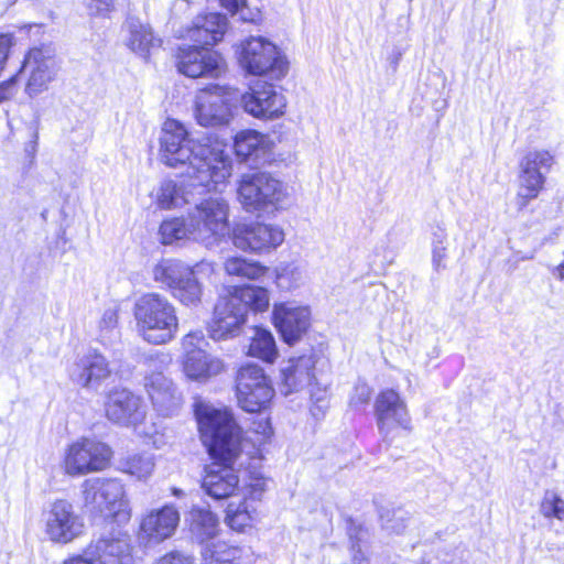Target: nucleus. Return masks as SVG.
<instances>
[{
	"mask_svg": "<svg viewBox=\"0 0 564 564\" xmlns=\"http://www.w3.org/2000/svg\"><path fill=\"white\" fill-rule=\"evenodd\" d=\"M195 419L210 460L205 467L202 488L215 500L236 496L240 490V479L235 465L243 453L249 459H264L265 445L271 443L274 434L270 416L252 420L250 436L246 435L235 413L227 406L197 404Z\"/></svg>",
	"mask_w": 564,
	"mask_h": 564,
	"instance_id": "nucleus-1",
	"label": "nucleus"
},
{
	"mask_svg": "<svg viewBox=\"0 0 564 564\" xmlns=\"http://www.w3.org/2000/svg\"><path fill=\"white\" fill-rule=\"evenodd\" d=\"M226 143L214 133L191 139L186 128L175 119H166L160 138L161 160L171 167L187 165L185 175L192 185L215 189L231 175L232 163L225 154Z\"/></svg>",
	"mask_w": 564,
	"mask_h": 564,
	"instance_id": "nucleus-2",
	"label": "nucleus"
},
{
	"mask_svg": "<svg viewBox=\"0 0 564 564\" xmlns=\"http://www.w3.org/2000/svg\"><path fill=\"white\" fill-rule=\"evenodd\" d=\"M269 306L268 289L254 284L229 286L214 306L213 317L207 325L208 335L215 340L235 337L247 323L249 311L263 313Z\"/></svg>",
	"mask_w": 564,
	"mask_h": 564,
	"instance_id": "nucleus-3",
	"label": "nucleus"
},
{
	"mask_svg": "<svg viewBox=\"0 0 564 564\" xmlns=\"http://www.w3.org/2000/svg\"><path fill=\"white\" fill-rule=\"evenodd\" d=\"M138 335L148 344L162 346L173 341L180 329L175 306L156 292L142 294L134 303Z\"/></svg>",
	"mask_w": 564,
	"mask_h": 564,
	"instance_id": "nucleus-4",
	"label": "nucleus"
},
{
	"mask_svg": "<svg viewBox=\"0 0 564 564\" xmlns=\"http://www.w3.org/2000/svg\"><path fill=\"white\" fill-rule=\"evenodd\" d=\"M84 506L111 528L122 527L131 519L123 486L110 478L86 479L83 482Z\"/></svg>",
	"mask_w": 564,
	"mask_h": 564,
	"instance_id": "nucleus-5",
	"label": "nucleus"
},
{
	"mask_svg": "<svg viewBox=\"0 0 564 564\" xmlns=\"http://www.w3.org/2000/svg\"><path fill=\"white\" fill-rule=\"evenodd\" d=\"M234 392L238 408L250 414H269L275 398L271 379L262 367L252 362L236 370Z\"/></svg>",
	"mask_w": 564,
	"mask_h": 564,
	"instance_id": "nucleus-6",
	"label": "nucleus"
},
{
	"mask_svg": "<svg viewBox=\"0 0 564 564\" xmlns=\"http://www.w3.org/2000/svg\"><path fill=\"white\" fill-rule=\"evenodd\" d=\"M236 58L240 67L249 75L283 78L289 70L286 58L275 44L262 36H249L236 48Z\"/></svg>",
	"mask_w": 564,
	"mask_h": 564,
	"instance_id": "nucleus-7",
	"label": "nucleus"
},
{
	"mask_svg": "<svg viewBox=\"0 0 564 564\" xmlns=\"http://www.w3.org/2000/svg\"><path fill=\"white\" fill-rule=\"evenodd\" d=\"M113 451L107 443L83 436L67 445L61 466L70 477H80L108 469Z\"/></svg>",
	"mask_w": 564,
	"mask_h": 564,
	"instance_id": "nucleus-8",
	"label": "nucleus"
},
{
	"mask_svg": "<svg viewBox=\"0 0 564 564\" xmlns=\"http://www.w3.org/2000/svg\"><path fill=\"white\" fill-rule=\"evenodd\" d=\"M183 355L181 368L192 381L205 382L225 370L221 359L212 356L203 347L207 345L202 330H191L181 340Z\"/></svg>",
	"mask_w": 564,
	"mask_h": 564,
	"instance_id": "nucleus-9",
	"label": "nucleus"
},
{
	"mask_svg": "<svg viewBox=\"0 0 564 564\" xmlns=\"http://www.w3.org/2000/svg\"><path fill=\"white\" fill-rule=\"evenodd\" d=\"M283 196L282 183L267 172L246 173L238 183L237 198L247 212L274 206Z\"/></svg>",
	"mask_w": 564,
	"mask_h": 564,
	"instance_id": "nucleus-10",
	"label": "nucleus"
},
{
	"mask_svg": "<svg viewBox=\"0 0 564 564\" xmlns=\"http://www.w3.org/2000/svg\"><path fill=\"white\" fill-rule=\"evenodd\" d=\"M55 50L50 43L30 46L23 54L22 61L15 70L18 78L28 70L24 85L25 94L33 98L47 90L48 84L54 79L52 69Z\"/></svg>",
	"mask_w": 564,
	"mask_h": 564,
	"instance_id": "nucleus-11",
	"label": "nucleus"
},
{
	"mask_svg": "<svg viewBox=\"0 0 564 564\" xmlns=\"http://www.w3.org/2000/svg\"><path fill=\"white\" fill-rule=\"evenodd\" d=\"M553 161V155L547 150L529 151L520 160L517 192L519 209L525 208L544 189L545 176L543 171L547 172Z\"/></svg>",
	"mask_w": 564,
	"mask_h": 564,
	"instance_id": "nucleus-12",
	"label": "nucleus"
},
{
	"mask_svg": "<svg viewBox=\"0 0 564 564\" xmlns=\"http://www.w3.org/2000/svg\"><path fill=\"white\" fill-rule=\"evenodd\" d=\"M173 58L177 72L189 78L217 77L224 67L221 54L204 45H178Z\"/></svg>",
	"mask_w": 564,
	"mask_h": 564,
	"instance_id": "nucleus-13",
	"label": "nucleus"
},
{
	"mask_svg": "<svg viewBox=\"0 0 564 564\" xmlns=\"http://www.w3.org/2000/svg\"><path fill=\"white\" fill-rule=\"evenodd\" d=\"M373 416L378 431L383 437L400 429L411 431V415L401 393L393 388L381 389L373 400Z\"/></svg>",
	"mask_w": 564,
	"mask_h": 564,
	"instance_id": "nucleus-14",
	"label": "nucleus"
},
{
	"mask_svg": "<svg viewBox=\"0 0 564 564\" xmlns=\"http://www.w3.org/2000/svg\"><path fill=\"white\" fill-rule=\"evenodd\" d=\"M192 231L218 240L230 232L229 206L220 198H206L188 215Z\"/></svg>",
	"mask_w": 564,
	"mask_h": 564,
	"instance_id": "nucleus-15",
	"label": "nucleus"
},
{
	"mask_svg": "<svg viewBox=\"0 0 564 564\" xmlns=\"http://www.w3.org/2000/svg\"><path fill=\"white\" fill-rule=\"evenodd\" d=\"M232 243L240 250L250 253L269 252L284 240L281 228L263 223H239L231 229Z\"/></svg>",
	"mask_w": 564,
	"mask_h": 564,
	"instance_id": "nucleus-16",
	"label": "nucleus"
},
{
	"mask_svg": "<svg viewBox=\"0 0 564 564\" xmlns=\"http://www.w3.org/2000/svg\"><path fill=\"white\" fill-rule=\"evenodd\" d=\"M225 86L210 84L198 90L194 113L203 127L226 124L231 116L230 99Z\"/></svg>",
	"mask_w": 564,
	"mask_h": 564,
	"instance_id": "nucleus-17",
	"label": "nucleus"
},
{
	"mask_svg": "<svg viewBox=\"0 0 564 564\" xmlns=\"http://www.w3.org/2000/svg\"><path fill=\"white\" fill-rule=\"evenodd\" d=\"M84 529L80 516L66 499H56L50 507L45 519V533L48 540L57 544H67L78 538Z\"/></svg>",
	"mask_w": 564,
	"mask_h": 564,
	"instance_id": "nucleus-18",
	"label": "nucleus"
},
{
	"mask_svg": "<svg viewBox=\"0 0 564 564\" xmlns=\"http://www.w3.org/2000/svg\"><path fill=\"white\" fill-rule=\"evenodd\" d=\"M105 414L116 424L132 427L144 423L147 417L142 399L124 388H116L107 393Z\"/></svg>",
	"mask_w": 564,
	"mask_h": 564,
	"instance_id": "nucleus-19",
	"label": "nucleus"
},
{
	"mask_svg": "<svg viewBox=\"0 0 564 564\" xmlns=\"http://www.w3.org/2000/svg\"><path fill=\"white\" fill-rule=\"evenodd\" d=\"M271 321L282 340L293 345L311 326V312L306 306H291L288 303H275Z\"/></svg>",
	"mask_w": 564,
	"mask_h": 564,
	"instance_id": "nucleus-20",
	"label": "nucleus"
},
{
	"mask_svg": "<svg viewBox=\"0 0 564 564\" xmlns=\"http://www.w3.org/2000/svg\"><path fill=\"white\" fill-rule=\"evenodd\" d=\"M242 105L248 113L260 119L278 118L284 113L286 107L283 95L269 83H257L250 91L245 93Z\"/></svg>",
	"mask_w": 564,
	"mask_h": 564,
	"instance_id": "nucleus-21",
	"label": "nucleus"
},
{
	"mask_svg": "<svg viewBox=\"0 0 564 564\" xmlns=\"http://www.w3.org/2000/svg\"><path fill=\"white\" fill-rule=\"evenodd\" d=\"M227 18L219 12L199 14L193 23L183 31V37L195 45L214 48L223 39L227 30Z\"/></svg>",
	"mask_w": 564,
	"mask_h": 564,
	"instance_id": "nucleus-22",
	"label": "nucleus"
},
{
	"mask_svg": "<svg viewBox=\"0 0 564 564\" xmlns=\"http://www.w3.org/2000/svg\"><path fill=\"white\" fill-rule=\"evenodd\" d=\"M180 523V513L171 505L149 512L141 521L140 529L149 538L161 542L174 534Z\"/></svg>",
	"mask_w": 564,
	"mask_h": 564,
	"instance_id": "nucleus-23",
	"label": "nucleus"
},
{
	"mask_svg": "<svg viewBox=\"0 0 564 564\" xmlns=\"http://www.w3.org/2000/svg\"><path fill=\"white\" fill-rule=\"evenodd\" d=\"M273 145L274 143L268 134L253 129H245L238 131L234 137L232 149L235 155L240 161H247L252 156H258L260 153L271 151Z\"/></svg>",
	"mask_w": 564,
	"mask_h": 564,
	"instance_id": "nucleus-24",
	"label": "nucleus"
},
{
	"mask_svg": "<svg viewBox=\"0 0 564 564\" xmlns=\"http://www.w3.org/2000/svg\"><path fill=\"white\" fill-rule=\"evenodd\" d=\"M243 547L225 540L206 542L200 550L202 564H243Z\"/></svg>",
	"mask_w": 564,
	"mask_h": 564,
	"instance_id": "nucleus-25",
	"label": "nucleus"
},
{
	"mask_svg": "<svg viewBox=\"0 0 564 564\" xmlns=\"http://www.w3.org/2000/svg\"><path fill=\"white\" fill-rule=\"evenodd\" d=\"M145 389L153 405L160 410L174 409L181 402V394L173 381L161 373L150 376Z\"/></svg>",
	"mask_w": 564,
	"mask_h": 564,
	"instance_id": "nucleus-26",
	"label": "nucleus"
},
{
	"mask_svg": "<svg viewBox=\"0 0 564 564\" xmlns=\"http://www.w3.org/2000/svg\"><path fill=\"white\" fill-rule=\"evenodd\" d=\"M78 382L82 387H97L111 376L106 358L97 352L85 355L77 362Z\"/></svg>",
	"mask_w": 564,
	"mask_h": 564,
	"instance_id": "nucleus-27",
	"label": "nucleus"
},
{
	"mask_svg": "<svg viewBox=\"0 0 564 564\" xmlns=\"http://www.w3.org/2000/svg\"><path fill=\"white\" fill-rule=\"evenodd\" d=\"M250 357L273 364L278 357V348L272 333L261 326H256L248 346Z\"/></svg>",
	"mask_w": 564,
	"mask_h": 564,
	"instance_id": "nucleus-28",
	"label": "nucleus"
},
{
	"mask_svg": "<svg viewBox=\"0 0 564 564\" xmlns=\"http://www.w3.org/2000/svg\"><path fill=\"white\" fill-rule=\"evenodd\" d=\"M225 273L247 280H258L264 276L269 268L258 261L248 260L240 256L229 257L224 262Z\"/></svg>",
	"mask_w": 564,
	"mask_h": 564,
	"instance_id": "nucleus-29",
	"label": "nucleus"
},
{
	"mask_svg": "<svg viewBox=\"0 0 564 564\" xmlns=\"http://www.w3.org/2000/svg\"><path fill=\"white\" fill-rule=\"evenodd\" d=\"M256 510L250 502L241 499L238 505L229 503L225 510V523L232 531L242 533L250 529L254 522Z\"/></svg>",
	"mask_w": 564,
	"mask_h": 564,
	"instance_id": "nucleus-30",
	"label": "nucleus"
},
{
	"mask_svg": "<svg viewBox=\"0 0 564 564\" xmlns=\"http://www.w3.org/2000/svg\"><path fill=\"white\" fill-rule=\"evenodd\" d=\"M89 545L94 549L96 555L104 561L106 557H122L131 551L129 535L121 531L117 536L100 538L89 543Z\"/></svg>",
	"mask_w": 564,
	"mask_h": 564,
	"instance_id": "nucleus-31",
	"label": "nucleus"
},
{
	"mask_svg": "<svg viewBox=\"0 0 564 564\" xmlns=\"http://www.w3.org/2000/svg\"><path fill=\"white\" fill-rule=\"evenodd\" d=\"M162 40L155 36L153 30L148 24H132L128 46L137 53L149 56L152 48L160 47Z\"/></svg>",
	"mask_w": 564,
	"mask_h": 564,
	"instance_id": "nucleus-32",
	"label": "nucleus"
},
{
	"mask_svg": "<svg viewBox=\"0 0 564 564\" xmlns=\"http://www.w3.org/2000/svg\"><path fill=\"white\" fill-rule=\"evenodd\" d=\"M170 292L185 306H196L202 300V286L192 270H186Z\"/></svg>",
	"mask_w": 564,
	"mask_h": 564,
	"instance_id": "nucleus-33",
	"label": "nucleus"
},
{
	"mask_svg": "<svg viewBox=\"0 0 564 564\" xmlns=\"http://www.w3.org/2000/svg\"><path fill=\"white\" fill-rule=\"evenodd\" d=\"M154 469V460L144 453L127 455L120 462L119 470L138 479L147 478Z\"/></svg>",
	"mask_w": 564,
	"mask_h": 564,
	"instance_id": "nucleus-34",
	"label": "nucleus"
},
{
	"mask_svg": "<svg viewBox=\"0 0 564 564\" xmlns=\"http://www.w3.org/2000/svg\"><path fill=\"white\" fill-rule=\"evenodd\" d=\"M191 522L197 534L204 538H213L219 525V520L216 513L203 508L192 509Z\"/></svg>",
	"mask_w": 564,
	"mask_h": 564,
	"instance_id": "nucleus-35",
	"label": "nucleus"
},
{
	"mask_svg": "<svg viewBox=\"0 0 564 564\" xmlns=\"http://www.w3.org/2000/svg\"><path fill=\"white\" fill-rule=\"evenodd\" d=\"M187 269L169 260L158 262L153 268V279L155 282L165 285L170 291L185 274Z\"/></svg>",
	"mask_w": 564,
	"mask_h": 564,
	"instance_id": "nucleus-36",
	"label": "nucleus"
},
{
	"mask_svg": "<svg viewBox=\"0 0 564 564\" xmlns=\"http://www.w3.org/2000/svg\"><path fill=\"white\" fill-rule=\"evenodd\" d=\"M159 232L162 242L165 245L172 243L175 240L184 238L187 232H193L189 224L180 218H172L163 220L160 225Z\"/></svg>",
	"mask_w": 564,
	"mask_h": 564,
	"instance_id": "nucleus-37",
	"label": "nucleus"
},
{
	"mask_svg": "<svg viewBox=\"0 0 564 564\" xmlns=\"http://www.w3.org/2000/svg\"><path fill=\"white\" fill-rule=\"evenodd\" d=\"M540 512L546 519L564 520V498L555 491H545L540 502Z\"/></svg>",
	"mask_w": 564,
	"mask_h": 564,
	"instance_id": "nucleus-38",
	"label": "nucleus"
},
{
	"mask_svg": "<svg viewBox=\"0 0 564 564\" xmlns=\"http://www.w3.org/2000/svg\"><path fill=\"white\" fill-rule=\"evenodd\" d=\"M267 477L261 471L250 470L243 486L245 492L241 499H246L249 502L260 500L267 490Z\"/></svg>",
	"mask_w": 564,
	"mask_h": 564,
	"instance_id": "nucleus-39",
	"label": "nucleus"
},
{
	"mask_svg": "<svg viewBox=\"0 0 564 564\" xmlns=\"http://www.w3.org/2000/svg\"><path fill=\"white\" fill-rule=\"evenodd\" d=\"M14 46V34L12 32H0V76L8 67Z\"/></svg>",
	"mask_w": 564,
	"mask_h": 564,
	"instance_id": "nucleus-40",
	"label": "nucleus"
},
{
	"mask_svg": "<svg viewBox=\"0 0 564 564\" xmlns=\"http://www.w3.org/2000/svg\"><path fill=\"white\" fill-rule=\"evenodd\" d=\"M154 564H196V557L181 550H171L161 555Z\"/></svg>",
	"mask_w": 564,
	"mask_h": 564,
	"instance_id": "nucleus-41",
	"label": "nucleus"
},
{
	"mask_svg": "<svg viewBox=\"0 0 564 564\" xmlns=\"http://www.w3.org/2000/svg\"><path fill=\"white\" fill-rule=\"evenodd\" d=\"M62 564H106L104 560L99 558L94 552V549L88 544L80 554H74L65 558Z\"/></svg>",
	"mask_w": 564,
	"mask_h": 564,
	"instance_id": "nucleus-42",
	"label": "nucleus"
},
{
	"mask_svg": "<svg viewBox=\"0 0 564 564\" xmlns=\"http://www.w3.org/2000/svg\"><path fill=\"white\" fill-rule=\"evenodd\" d=\"M89 14L91 17L109 18L115 11V0H89Z\"/></svg>",
	"mask_w": 564,
	"mask_h": 564,
	"instance_id": "nucleus-43",
	"label": "nucleus"
},
{
	"mask_svg": "<svg viewBox=\"0 0 564 564\" xmlns=\"http://www.w3.org/2000/svg\"><path fill=\"white\" fill-rule=\"evenodd\" d=\"M18 74L14 72L7 79L0 82V104L12 99L19 87Z\"/></svg>",
	"mask_w": 564,
	"mask_h": 564,
	"instance_id": "nucleus-44",
	"label": "nucleus"
},
{
	"mask_svg": "<svg viewBox=\"0 0 564 564\" xmlns=\"http://www.w3.org/2000/svg\"><path fill=\"white\" fill-rule=\"evenodd\" d=\"M369 401H370V390L365 389L362 392L357 393L354 397H351V399L349 400V405H350V408L357 410V409H360L361 406L367 405L369 403Z\"/></svg>",
	"mask_w": 564,
	"mask_h": 564,
	"instance_id": "nucleus-45",
	"label": "nucleus"
},
{
	"mask_svg": "<svg viewBox=\"0 0 564 564\" xmlns=\"http://www.w3.org/2000/svg\"><path fill=\"white\" fill-rule=\"evenodd\" d=\"M219 4L229 14L235 15L243 6H246V0H219Z\"/></svg>",
	"mask_w": 564,
	"mask_h": 564,
	"instance_id": "nucleus-46",
	"label": "nucleus"
},
{
	"mask_svg": "<svg viewBox=\"0 0 564 564\" xmlns=\"http://www.w3.org/2000/svg\"><path fill=\"white\" fill-rule=\"evenodd\" d=\"M297 368L296 366L292 365L290 367H288L284 371H283V381L289 384V386H293V384H296V381H297Z\"/></svg>",
	"mask_w": 564,
	"mask_h": 564,
	"instance_id": "nucleus-47",
	"label": "nucleus"
},
{
	"mask_svg": "<svg viewBox=\"0 0 564 564\" xmlns=\"http://www.w3.org/2000/svg\"><path fill=\"white\" fill-rule=\"evenodd\" d=\"M33 29H36L37 32L43 31V24H36V23H26L18 26V30L20 32L30 33Z\"/></svg>",
	"mask_w": 564,
	"mask_h": 564,
	"instance_id": "nucleus-48",
	"label": "nucleus"
},
{
	"mask_svg": "<svg viewBox=\"0 0 564 564\" xmlns=\"http://www.w3.org/2000/svg\"><path fill=\"white\" fill-rule=\"evenodd\" d=\"M173 200H174V197L172 194L169 196V198H165L164 193H162L159 198V203H160L161 207H163V208H170L171 205L173 204Z\"/></svg>",
	"mask_w": 564,
	"mask_h": 564,
	"instance_id": "nucleus-49",
	"label": "nucleus"
}]
</instances>
